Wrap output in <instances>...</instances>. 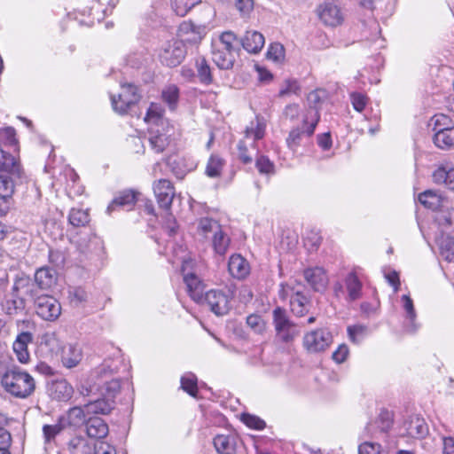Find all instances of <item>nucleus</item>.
Returning <instances> with one entry per match:
<instances>
[{
	"label": "nucleus",
	"instance_id": "f257e3e1",
	"mask_svg": "<svg viewBox=\"0 0 454 454\" xmlns=\"http://www.w3.org/2000/svg\"><path fill=\"white\" fill-rule=\"evenodd\" d=\"M239 41L231 31L222 33L212 41V60L219 69L230 70L233 67L239 53Z\"/></svg>",
	"mask_w": 454,
	"mask_h": 454
},
{
	"label": "nucleus",
	"instance_id": "f03ea898",
	"mask_svg": "<svg viewBox=\"0 0 454 454\" xmlns=\"http://www.w3.org/2000/svg\"><path fill=\"white\" fill-rule=\"evenodd\" d=\"M1 386L9 395L20 399L29 397L35 390L34 378L17 366L6 370L1 377Z\"/></svg>",
	"mask_w": 454,
	"mask_h": 454
},
{
	"label": "nucleus",
	"instance_id": "7ed1b4c3",
	"mask_svg": "<svg viewBox=\"0 0 454 454\" xmlns=\"http://www.w3.org/2000/svg\"><path fill=\"white\" fill-rule=\"evenodd\" d=\"M265 128L263 120L259 117L246 128L244 137L238 144V157L242 163L249 164L253 161L254 156H257V142L263 138Z\"/></svg>",
	"mask_w": 454,
	"mask_h": 454
},
{
	"label": "nucleus",
	"instance_id": "20e7f679",
	"mask_svg": "<svg viewBox=\"0 0 454 454\" xmlns=\"http://www.w3.org/2000/svg\"><path fill=\"white\" fill-rule=\"evenodd\" d=\"M320 120V114L311 109L302 114L301 126L294 127L286 137L287 147L293 152L301 145L303 139L309 138L315 132Z\"/></svg>",
	"mask_w": 454,
	"mask_h": 454
},
{
	"label": "nucleus",
	"instance_id": "39448f33",
	"mask_svg": "<svg viewBox=\"0 0 454 454\" xmlns=\"http://www.w3.org/2000/svg\"><path fill=\"white\" fill-rule=\"evenodd\" d=\"M15 129L12 127L0 129V171L20 175V166L14 156L6 153L4 147L15 146L17 143Z\"/></svg>",
	"mask_w": 454,
	"mask_h": 454
},
{
	"label": "nucleus",
	"instance_id": "423d86ee",
	"mask_svg": "<svg viewBox=\"0 0 454 454\" xmlns=\"http://www.w3.org/2000/svg\"><path fill=\"white\" fill-rule=\"evenodd\" d=\"M234 294L231 288L210 289L205 292L202 302L216 316H224L231 309V301Z\"/></svg>",
	"mask_w": 454,
	"mask_h": 454
},
{
	"label": "nucleus",
	"instance_id": "0eeeda50",
	"mask_svg": "<svg viewBox=\"0 0 454 454\" xmlns=\"http://www.w3.org/2000/svg\"><path fill=\"white\" fill-rule=\"evenodd\" d=\"M116 362L114 360H106L99 366L95 368L90 376L88 386L82 385L80 388V393L83 396H90L94 393V390H99L101 385L114 377L117 371Z\"/></svg>",
	"mask_w": 454,
	"mask_h": 454
},
{
	"label": "nucleus",
	"instance_id": "6e6552de",
	"mask_svg": "<svg viewBox=\"0 0 454 454\" xmlns=\"http://www.w3.org/2000/svg\"><path fill=\"white\" fill-rule=\"evenodd\" d=\"M141 98V93L137 86L133 83H121V92L116 95H111V103L114 112L119 114H125L128 111L138 103Z\"/></svg>",
	"mask_w": 454,
	"mask_h": 454
},
{
	"label": "nucleus",
	"instance_id": "1a4fd4ad",
	"mask_svg": "<svg viewBox=\"0 0 454 454\" xmlns=\"http://www.w3.org/2000/svg\"><path fill=\"white\" fill-rule=\"evenodd\" d=\"M272 316L276 336L278 340L287 343L299 334V327L290 320L285 309L277 307L273 310Z\"/></svg>",
	"mask_w": 454,
	"mask_h": 454
},
{
	"label": "nucleus",
	"instance_id": "9d476101",
	"mask_svg": "<svg viewBox=\"0 0 454 454\" xmlns=\"http://www.w3.org/2000/svg\"><path fill=\"white\" fill-rule=\"evenodd\" d=\"M186 55L185 45L183 41L171 40L166 42L159 52V59L162 65L175 67L180 65Z\"/></svg>",
	"mask_w": 454,
	"mask_h": 454
},
{
	"label": "nucleus",
	"instance_id": "9b49d317",
	"mask_svg": "<svg viewBox=\"0 0 454 454\" xmlns=\"http://www.w3.org/2000/svg\"><path fill=\"white\" fill-rule=\"evenodd\" d=\"M332 342V333L325 328L307 333L303 337V346L309 353L323 352L330 347Z\"/></svg>",
	"mask_w": 454,
	"mask_h": 454
},
{
	"label": "nucleus",
	"instance_id": "f8f14e48",
	"mask_svg": "<svg viewBox=\"0 0 454 454\" xmlns=\"http://www.w3.org/2000/svg\"><path fill=\"white\" fill-rule=\"evenodd\" d=\"M35 309L38 317L45 321H55L61 314L59 301L51 295H40L35 300Z\"/></svg>",
	"mask_w": 454,
	"mask_h": 454
},
{
	"label": "nucleus",
	"instance_id": "ddd939ff",
	"mask_svg": "<svg viewBox=\"0 0 454 454\" xmlns=\"http://www.w3.org/2000/svg\"><path fill=\"white\" fill-rule=\"evenodd\" d=\"M320 21L327 26L335 27L341 25L345 20V14L340 6L333 1H325L317 9Z\"/></svg>",
	"mask_w": 454,
	"mask_h": 454
},
{
	"label": "nucleus",
	"instance_id": "4468645a",
	"mask_svg": "<svg viewBox=\"0 0 454 454\" xmlns=\"http://www.w3.org/2000/svg\"><path fill=\"white\" fill-rule=\"evenodd\" d=\"M153 192L159 207L169 210L175 197V188L168 179H160L153 183Z\"/></svg>",
	"mask_w": 454,
	"mask_h": 454
},
{
	"label": "nucleus",
	"instance_id": "2eb2a0df",
	"mask_svg": "<svg viewBox=\"0 0 454 454\" xmlns=\"http://www.w3.org/2000/svg\"><path fill=\"white\" fill-rule=\"evenodd\" d=\"M303 277L315 292H325L329 283L327 273L322 267L306 269L303 271Z\"/></svg>",
	"mask_w": 454,
	"mask_h": 454
},
{
	"label": "nucleus",
	"instance_id": "dca6fc26",
	"mask_svg": "<svg viewBox=\"0 0 454 454\" xmlns=\"http://www.w3.org/2000/svg\"><path fill=\"white\" fill-rule=\"evenodd\" d=\"M210 27L207 24H195L192 21H184L179 27L180 35L184 36L185 40L196 43L207 35Z\"/></svg>",
	"mask_w": 454,
	"mask_h": 454
},
{
	"label": "nucleus",
	"instance_id": "f3484780",
	"mask_svg": "<svg viewBox=\"0 0 454 454\" xmlns=\"http://www.w3.org/2000/svg\"><path fill=\"white\" fill-rule=\"evenodd\" d=\"M63 454H92L93 445L81 435L71 437L62 450Z\"/></svg>",
	"mask_w": 454,
	"mask_h": 454
},
{
	"label": "nucleus",
	"instance_id": "a211bd4d",
	"mask_svg": "<svg viewBox=\"0 0 454 454\" xmlns=\"http://www.w3.org/2000/svg\"><path fill=\"white\" fill-rule=\"evenodd\" d=\"M32 340L33 335L31 333L22 332L17 336L15 341L13 342L12 348L20 363H28L30 355L27 349V345L32 342Z\"/></svg>",
	"mask_w": 454,
	"mask_h": 454
},
{
	"label": "nucleus",
	"instance_id": "6ab92c4d",
	"mask_svg": "<svg viewBox=\"0 0 454 454\" xmlns=\"http://www.w3.org/2000/svg\"><path fill=\"white\" fill-rule=\"evenodd\" d=\"M142 194L132 190H126L120 192L107 207V213L111 214L118 207L129 209L135 202L140 200Z\"/></svg>",
	"mask_w": 454,
	"mask_h": 454
},
{
	"label": "nucleus",
	"instance_id": "aec40b11",
	"mask_svg": "<svg viewBox=\"0 0 454 454\" xmlns=\"http://www.w3.org/2000/svg\"><path fill=\"white\" fill-rule=\"evenodd\" d=\"M74 242L82 253H98L102 249V240L90 231L81 234Z\"/></svg>",
	"mask_w": 454,
	"mask_h": 454
},
{
	"label": "nucleus",
	"instance_id": "412c9836",
	"mask_svg": "<svg viewBox=\"0 0 454 454\" xmlns=\"http://www.w3.org/2000/svg\"><path fill=\"white\" fill-rule=\"evenodd\" d=\"M82 358V351L78 344L69 343L61 349V362L67 368H74L79 364Z\"/></svg>",
	"mask_w": 454,
	"mask_h": 454
},
{
	"label": "nucleus",
	"instance_id": "4be33fe9",
	"mask_svg": "<svg viewBox=\"0 0 454 454\" xmlns=\"http://www.w3.org/2000/svg\"><path fill=\"white\" fill-rule=\"evenodd\" d=\"M402 308L404 311L405 327L411 333L416 332L419 325L416 322L417 313L415 310L412 299L408 294H403L401 297Z\"/></svg>",
	"mask_w": 454,
	"mask_h": 454
},
{
	"label": "nucleus",
	"instance_id": "5701e85b",
	"mask_svg": "<svg viewBox=\"0 0 454 454\" xmlns=\"http://www.w3.org/2000/svg\"><path fill=\"white\" fill-rule=\"evenodd\" d=\"M184 282L191 298L198 302H202L204 293V284L195 274H184Z\"/></svg>",
	"mask_w": 454,
	"mask_h": 454
},
{
	"label": "nucleus",
	"instance_id": "b1692460",
	"mask_svg": "<svg viewBox=\"0 0 454 454\" xmlns=\"http://www.w3.org/2000/svg\"><path fill=\"white\" fill-rule=\"evenodd\" d=\"M433 181L436 184L444 185L454 191V167L442 165L438 167L432 175Z\"/></svg>",
	"mask_w": 454,
	"mask_h": 454
},
{
	"label": "nucleus",
	"instance_id": "393cba45",
	"mask_svg": "<svg viewBox=\"0 0 454 454\" xmlns=\"http://www.w3.org/2000/svg\"><path fill=\"white\" fill-rule=\"evenodd\" d=\"M228 270L232 277L242 279L249 274L250 267L240 254H232L229 259Z\"/></svg>",
	"mask_w": 454,
	"mask_h": 454
},
{
	"label": "nucleus",
	"instance_id": "a878e982",
	"mask_svg": "<svg viewBox=\"0 0 454 454\" xmlns=\"http://www.w3.org/2000/svg\"><path fill=\"white\" fill-rule=\"evenodd\" d=\"M345 287L347 290L346 301H355L361 298L363 284L355 272H349L345 278Z\"/></svg>",
	"mask_w": 454,
	"mask_h": 454
},
{
	"label": "nucleus",
	"instance_id": "bb28decb",
	"mask_svg": "<svg viewBox=\"0 0 454 454\" xmlns=\"http://www.w3.org/2000/svg\"><path fill=\"white\" fill-rule=\"evenodd\" d=\"M406 434L413 438H422L428 433L427 426L424 419L412 416L403 424Z\"/></svg>",
	"mask_w": 454,
	"mask_h": 454
},
{
	"label": "nucleus",
	"instance_id": "cd10ccee",
	"mask_svg": "<svg viewBox=\"0 0 454 454\" xmlns=\"http://www.w3.org/2000/svg\"><path fill=\"white\" fill-rule=\"evenodd\" d=\"M2 308L7 315H17L25 308V298L19 296L18 294L12 291V293L6 294L3 300Z\"/></svg>",
	"mask_w": 454,
	"mask_h": 454
},
{
	"label": "nucleus",
	"instance_id": "c85d7f7f",
	"mask_svg": "<svg viewBox=\"0 0 454 454\" xmlns=\"http://www.w3.org/2000/svg\"><path fill=\"white\" fill-rule=\"evenodd\" d=\"M57 281L56 271L50 267H42L35 273V282L41 289H50Z\"/></svg>",
	"mask_w": 454,
	"mask_h": 454
},
{
	"label": "nucleus",
	"instance_id": "c756f323",
	"mask_svg": "<svg viewBox=\"0 0 454 454\" xmlns=\"http://www.w3.org/2000/svg\"><path fill=\"white\" fill-rule=\"evenodd\" d=\"M243 48L251 53H257L264 45V36L257 31H247L241 40Z\"/></svg>",
	"mask_w": 454,
	"mask_h": 454
},
{
	"label": "nucleus",
	"instance_id": "7c9ffc66",
	"mask_svg": "<svg viewBox=\"0 0 454 454\" xmlns=\"http://www.w3.org/2000/svg\"><path fill=\"white\" fill-rule=\"evenodd\" d=\"M86 432L89 437L104 438L108 434V426L101 418H89L86 421Z\"/></svg>",
	"mask_w": 454,
	"mask_h": 454
},
{
	"label": "nucleus",
	"instance_id": "2f4dec72",
	"mask_svg": "<svg viewBox=\"0 0 454 454\" xmlns=\"http://www.w3.org/2000/svg\"><path fill=\"white\" fill-rule=\"evenodd\" d=\"M51 393L54 399L65 402L72 397L74 388L67 380H58L51 383Z\"/></svg>",
	"mask_w": 454,
	"mask_h": 454
},
{
	"label": "nucleus",
	"instance_id": "473e14b6",
	"mask_svg": "<svg viewBox=\"0 0 454 454\" xmlns=\"http://www.w3.org/2000/svg\"><path fill=\"white\" fill-rule=\"evenodd\" d=\"M170 135L160 132L159 129L151 128L149 131L148 142L151 149L156 153H162L168 146L169 141L168 137Z\"/></svg>",
	"mask_w": 454,
	"mask_h": 454
},
{
	"label": "nucleus",
	"instance_id": "72a5a7b5",
	"mask_svg": "<svg viewBox=\"0 0 454 454\" xmlns=\"http://www.w3.org/2000/svg\"><path fill=\"white\" fill-rule=\"evenodd\" d=\"M214 446L219 454H235L236 438L232 435L218 434L214 438Z\"/></svg>",
	"mask_w": 454,
	"mask_h": 454
},
{
	"label": "nucleus",
	"instance_id": "f704fd0d",
	"mask_svg": "<svg viewBox=\"0 0 454 454\" xmlns=\"http://www.w3.org/2000/svg\"><path fill=\"white\" fill-rule=\"evenodd\" d=\"M309 298L300 291L295 292L290 298V307L292 312L296 317H303L309 309Z\"/></svg>",
	"mask_w": 454,
	"mask_h": 454
},
{
	"label": "nucleus",
	"instance_id": "c9c22d12",
	"mask_svg": "<svg viewBox=\"0 0 454 454\" xmlns=\"http://www.w3.org/2000/svg\"><path fill=\"white\" fill-rule=\"evenodd\" d=\"M419 202L432 210H438L443 207L444 199L436 191L427 190L419 195Z\"/></svg>",
	"mask_w": 454,
	"mask_h": 454
},
{
	"label": "nucleus",
	"instance_id": "e433bc0d",
	"mask_svg": "<svg viewBox=\"0 0 454 454\" xmlns=\"http://www.w3.org/2000/svg\"><path fill=\"white\" fill-rule=\"evenodd\" d=\"M221 227V224L216 220L210 217H202L198 222L197 234L203 239H208L215 231H219Z\"/></svg>",
	"mask_w": 454,
	"mask_h": 454
},
{
	"label": "nucleus",
	"instance_id": "4c0bfd02",
	"mask_svg": "<svg viewBox=\"0 0 454 454\" xmlns=\"http://www.w3.org/2000/svg\"><path fill=\"white\" fill-rule=\"evenodd\" d=\"M114 408V401L106 397L90 401L85 404L87 413L108 414Z\"/></svg>",
	"mask_w": 454,
	"mask_h": 454
},
{
	"label": "nucleus",
	"instance_id": "58836bf2",
	"mask_svg": "<svg viewBox=\"0 0 454 454\" xmlns=\"http://www.w3.org/2000/svg\"><path fill=\"white\" fill-rule=\"evenodd\" d=\"M441 256L447 262H454V238L442 234L436 238Z\"/></svg>",
	"mask_w": 454,
	"mask_h": 454
},
{
	"label": "nucleus",
	"instance_id": "ea45409f",
	"mask_svg": "<svg viewBox=\"0 0 454 454\" xmlns=\"http://www.w3.org/2000/svg\"><path fill=\"white\" fill-rule=\"evenodd\" d=\"M12 291L18 294L19 296H29L34 297V285L31 279L25 275L17 277L12 286Z\"/></svg>",
	"mask_w": 454,
	"mask_h": 454
},
{
	"label": "nucleus",
	"instance_id": "a19ab883",
	"mask_svg": "<svg viewBox=\"0 0 454 454\" xmlns=\"http://www.w3.org/2000/svg\"><path fill=\"white\" fill-rule=\"evenodd\" d=\"M434 144L442 150L454 148V129L445 131H436L433 137Z\"/></svg>",
	"mask_w": 454,
	"mask_h": 454
},
{
	"label": "nucleus",
	"instance_id": "79ce46f5",
	"mask_svg": "<svg viewBox=\"0 0 454 454\" xmlns=\"http://www.w3.org/2000/svg\"><path fill=\"white\" fill-rule=\"evenodd\" d=\"M197 68L198 78L200 83L204 85H209L213 83V75L211 67L207 62V60L200 57L196 59L195 63Z\"/></svg>",
	"mask_w": 454,
	"mask_h": 454
},
{
	"label": "nucleus",
	"instance_id": "37998d69",
	"mask_svg": "<svg viewBox=\"0 0 454 454\" xmlns=\"http://www.w3.org/2000/svg\"><path fill=\"white\" fill-rule=\"evenodd\" d=\"M147 123H152L155 126H163L165 120L163 119V108L158 103H152L147 109L146 114L144 118Z\"/></svg>",
	"mask_w": 454,
	"mask_h": 454
},
{
	"label": "nucleus",
	"instance_id": "c03bdc74",
	"mask_svg": "<svg viewBox=\"0 0 454 454\" xmlns=\"http://www.w3.org/2000/svg\"><path fill=\"white\" fill-rule=\"evenodd\" d=\"M211 239L215 252L220 255H224L230 246V238L223 231L222 227L219 231L215 232Z\"/></svg>",
	"mask_w": 454,
	"mask_h": 454
},
{
	"label": "nucleus",
	"instance_id": "a18cd8bd",
	"mask_svg": "<svg viewBox=\"0 0 454 454\" xmlns=\"http://www.w3.org/2000/svg\"><path fill=\"white\" fill-rule=\"evenodd\" d=\"M161 98L170 110H175L179 100L178 87L175 84L166 86L161 91Z\"/></svg>",
	"mask_w": 454,
	"mask_h": 454
},
{
	"label": "nucleus",
	"instance_id": "49530a36",
	"mask_svg": "<svg viewBox=\"0 0 454 454\" xmlns=\"http://www.w3.org/2000/svg\"><path fill=\"white\" fill-rule=\"evenodd\" d=\"M224 160L216 154H212L207 161L205 173L208 177L215 178L221 176Z\"/></svg>",
	"mask_w": 454,
	"mask_h": 454
},
{
	"label": "nucleus",
	"instance_id": "de8ad7c7",
	"mask_svg": "<svg viewBox=\"0 0 454 454\" xmlns=\"http://www.w3.org/2000/svg\"><path fill=\"white\" fill-rule=\"evenodd\" d=\"M198 380L192 372H186L181 377V387L191 396L196 397L198 392Z\"/></svg>",
	"mask_w": 454,
	"mask_h": 454
},
{
	"label": "nucleus",
	"instance_id": "09e8293b",
	"mask_svg": "<svg viewBox=\"0 0 454 454\" xmlns=\"http://www.w3.org/2000/svg\"><path fill=\"white\" fill-rule=\"evenodd\" d=\"M120 388V380L114 377L109 380H106V382L101 385V387L98 391L101 395H106V398L113 400L115 395L119 392Z\"/></svg>",
	"mask_w": 454,
	"mask_h": 454
},
{
	"label": "nucleus",
	"instance_id": "8fccbe9b",
	"mask_svg": "<svg viewBox=\"0 0 454 454\" xmlns=\"http://www.w3.org/2000/svg\"><path fill=\"white\" fill-rule=\"evenodd\" d=\"M199 3L200 0H172L171 4L176 15L184 17Z\"/></svg>",
	"mask_w": 454,
	"mask_h": 454
},
{
	"label": "nucleus",
	"instance_id": "3c124183",
	"mask_svg": "<svg viewBox=\"0 0 454 454\" xmlns=\"http://www.w3.org/2000/svg\"><path fill=\"white\" fill-rule=\"evenodd\" d=\"M326 92L325 90L322 89H317L309 93L307 97V100L309 103V107L305 110L304 113H308L309 110L314 109L317 111V114L319 113V105L323 101V99L325 98Z\"/></svg>",
	"mask_w": 454,
	"mask_h": 454
},
{
	"label": "nucleus",
	"instance_id": "603ef678",
	"mask_svg": "<svg viewBox=\"0 0 454 454\" xmlns=\"http://www.w3.org/2000/svg\"><path fill=\"white\" fill-rule=\"evenodd\" d=\"M432 121L434 125L433 129L434 133L436 131H445L450 129H454L453 121L448 115H445L443 114L434 115V117L432 118Z\"/></svg>",
	"mask_w": 454,
	"mask_h": 454
},
{
	"label": "nucleus",
	"instance_id": "864d4df0",
	"mask_svg": "<svg viewBox=\"0 0 454 454\" xmlns=\"http://www.w3.org/2000/svg\"><path fill=\"white\" fill-rule=\"evenodd\" d=\"M347 332L349 340L355 344H359L367 335L368 329L364 325H354L348 326Z\"/></svg>",
	"mask_w": 454,
	"mask_h": 454
},
{
	"label": "nucleus",
	"instance_id": "5fc2aeb1",
	"mask_svg": "<svg viewBox=\"0 0 454 454\" xmlns=\"http://www.w3.org/2000/svg\"><path fill=\"white\" fill-rule=\"evenodd\" d=\"M68 220L73 226H84L90 222V215L85 210L73 208L69 213Z\"/></svg>",
	"mask_w": 454,
	"mask_h": 454
},
{
	"label": "nucleus",
	"instance_id": "6e6d98bb",
	"mask_svg": "<svg viewBox=\"0 0 454 454\" xmlns=\"http://www.w3.org/2000/svg\"><path fill=\"white\" fill-rule=\"evenodd\" d=\"M255 167L262 175L271 176L275 173L274 163L264 155H260L256 158Z\"/></svg>",
	"mask_w": 454,
	"mask_h": 454
},
{
	"label": "nucleus",
	"instance_id": "4d7b16f0",
	"mask_svg": "<svg viewBox=\"0 0 454 454\" xmlns=\"http://www.w3.org/2000/svg\"><path fill=\"white\" fill-rule=\"evenodd\" d=\"M301 92V87L299 82L295 79H288L282 84L278 95L279 97H287L291 95H299Z\"/></svg>",
	"mask_w": 454,
	"mask_h": 454
},
{
	"label": "nucleus",
	"instance_id": "13d9d810",
	"mask_svg": "<svg viewBox=\"0 0 454 454\" xmlns=\"http://www.w3.org/2000/svg\"><path fill=\"white\" fill-rule=\"evenodd\" d=\"M247 325L256 334H262L266 328L264 320L257 314L249 315L247 317Z\"/></svg>",
	"mask_w": 454,
	"mask_h": 454
},
{
	"label": "nucleus",
	"instance_id": "bf43d9fd",
	"mask_svg": "<svg viewBox=\"0 0 454 454\" xmlns=\"http://www.w3.org/2000/svg\"><path fill=\"white\" fill-rule=\"evenodd\" d=\"M63 430V426L60 423L53 425H44L43 427V434L45 443L49 444L55 441L57 435H59Z\"/></svg>",
	"mask_w": 454,
	"mask_h": 454
},
{
	"label": "nucleus",
	"instance_id": "052dcab7",
	"mask_svg": "<svg viewBox=\"0 0 454 454\" xmlns=\"http://www.w3.org/2000/svg\"><path fill=\"white\" fill-rule=\"evenodd\" d=\"M14 192V184L11 177L0 175V199L10 198Z\"/></svg>",
	"mask_w": 454,
	"mask_h": 454
},
{
	"label": "nucleus",
	"instance_id": "680f3d73",
	"mask_svg": "<svg viewBox=\"0 0 454 454\" xmlns=\"http://www.w3.org/2000/svg\"><path fill=\"white\" fill-rule=\"evenodd\" d=\"M435 220L441 227H454V208L441 210L437 214Z\"/></svg>",
	"mask_w": 454,
	"mask_h": 454
},
{
	"label": "nucleus",
	"instance_id": "e2e57ef3",
	"mask_svg": "<svg viewBox=\"0 0 454 454\" xmlns=\"http://www.w3.org/2000/svg\"><path fill=\"white\" fill-rule=\"evenodd\" d=\"M86 409L85 406L83 408L75 406L69 410L68 411V419L70 422L75 426L80 424H86Z\"/></svg>",
	"mask_w": 454,
	"mask_h": 454
},
{
	"label": "nucleus",
	"instance_id": "0e129e2a",
	"mask_svg": "<svg viewBox=\"0 0 454 454\" xmlns=\"http://www.w3.org/2000/svg\"><path fill=\"white\" fill-rule=\"evenodd\" d=\"M242 421L248 427L255 429V430H262L266 427V423L264 422V420H262V419H260L257 416L251 415V414H243Z\"/></svg>",
	"mask_w": 454,
	"mask_h": 454
},
{
	"label": "nucleus",
	"instance_id": "69168bd1",
	"mask_svg": "<svg viewBox=\"0 0 454 454\" xmlns=\"http://www.w3.org/2000/svg\"><path fill=\"white\" fill-rule=\"evenodd\" d=\"M69 298L72 303L78 306L87 301L88 294L82 287H74L69 290Z\"/></svg>",
	"mask_w": 454,
	"mask_h": 454
},
{
	"label": "nucleus",
	"instance_id": "338daca9",
	"mask_svg": "<svg viewBox=\"0 0 454 454\" xmlns=\"http://www.w3.org/2000/svg\"><path fill=\"white\" fill-rule=\"evenodd\" d=\"M350 101L354 109L361 113L368 103V98L363 93L352 92L350 93Z\"/></svg>",
	"mask_w": 454,
	"mask_h": 454
},
{
	"label": "nucleus",
	"instance_id": "774afa93",
	"mask_svg": "<svg viewBox=\"0 0 454 454\" xmlns=\"http://www.w3.org/2000/svg\"><path fill=\"white\" fill-rule=\"evenodd\" d=\"M267 57L269 59H272L275 62H279L285 58V49L280 43L270 44Z\"/></svg>",
	"mask_w": 454,
	"mask_h": 454
}]
</instances>
